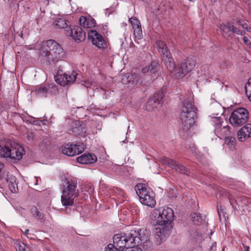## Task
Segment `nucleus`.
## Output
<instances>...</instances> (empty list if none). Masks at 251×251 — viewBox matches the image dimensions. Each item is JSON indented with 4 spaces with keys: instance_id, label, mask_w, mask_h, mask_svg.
<instances>
[{
    "instance_id": "c756f323",
    "label": "nucleus",
    "mask_w": 251,
    "mask_h": 251,
    "mask_svg": "<svg viewBox=\"0 0 251 251\" xmlns=\"http://www.w3.org/2000/svg\"><path fill=\"white\" fill-rule=\"evenodd\" d=\"M31 212L33 216L36 219L42 220L44 218V214L39 211L35 206L31 208Z\"/></svg>"
},
{
    "instance_id": "c9c22d12",
    "label": "nucleus",
    "mask_w": 251,
    "mask_h": 251,
    "mask_svg": "<svg viewBox=\"0 0 251 251\" xmlns=\"http://www.w3.org/2000/svg\"><path fill=\"white\" fill-rule=\"evenodd\" d=\"M241 26L247 32H251V27L246 22H243V24H241Z\"/></svg>"
},
{
    "instance_id": "4c0bfd02",
    "label": "nucleus",
    "mask_w": 251,
    "mask_h": 251,
    "mask_svg": "<svg viewBox=\"0 0 251 251\" xmlns=\"http://www.w3.org/2000/svg\"><path fill=\"white\" fill-rule=\"evenodd\" d=\"M136 245L132 246L131 247H129L130 249L129 251H142V250L137 247L135 246Z\"/></svg>"
},
{
    "instance_id": "4468645a",
    "label": "nucleus",
    "mask_w": 251,
    "mask_h": 251,
    "mask_svg": "<svg viewBox=\"0 0 251 251\" xmlns=\"http://www.w3.org/2000/svg\"><path fill=\"white\" fill-rule=\"evenodd\" d=\"M163 163L179 173L185 175L188 174V170L183 165L172 159L164 157L163 159Z\"/></svg>"
},
{
    "instance_id": "f704fd0d",
    "label": "nucleus",
    "mask_w": 251,
    "mask_h": 251,
    "mask_svg": "<svg viewBox=\"0 0 251 251\" xmlns=\"http://www.w3.org/2000/svg\"><path fill=\"white\" fill-rule=\"evenodd\" d=\"M66 77L68 80V84L70 82H73L76 80L77 74L73 72L71 74H65Z\"/></svg>"
},
{
    "instance_id": "4be33fe9",
    "label": "nucleus",
    "mask_w": 251,
    "mask_h": 251,
    "mask_svg": "<svg viewBox=\"0 0 251 251\" xmlns=\"http://www.w3.org/2000/svg\"><path fill=\"white\" fill-rule=\"evenodd\" d=\"M5 180L10 191L14 193L18 192V188L16 177L12 175H7Z\"/></svg>"
},
{
    "instance_id": "0eeeda50",
    "label": "nucleus",
    "mask_w": 251,
    "mask_h": 251,
    "mask_svg": "<svg viewBox=\"0 0 251 251\" xmlns=\"http://www.w3.org/2000/svg\"><path fill=\"white\" fill-rule=\"evenodd\" d=\"M136 194L142 204L151 207L156 204L154 193L144 183H138L135 187Z\"/></svg>"
},
{
    "instance_id": "ea45409f",
    "label": "nucleus",
    "mask_w": 251,
    "mask_h": 251,
    "mask_svg": "<svg viewBox=\"0 0 251 251\" xmlns=\"http://www.w3.org/2000/svg\"><path fill=\"white\" fill-rule=\"evenodd\" d=\"M243 22H245L241 19H238L236 20V23L241 26V24H243Z\"/></svg>"
},
{
    "instance_id": "aec40b11",
    "label": "nucleus",
    "mask_w": 251,
    "mask_h": 251,
    "mask_svg": "<svg viewBox=\"0 0 251 251\" xmlns=\"http://www.w3.org/2000/svg\"><path fill=\"white\" fill-rule=\"evenodd\" d=\"M77 161L78 163L82 164H92L97 161V157L94 154L84 153L77 157Z\"/></svg>"
},
{
    "instance_id": "79ce46f5",
    "label": "nucleus",
    "mask_w": 251,
    "mask_h": 251,
    "mask_svg": "<svg viewBox=\"0 0 251 251\" xmlns=\"http://www.w3.org/2000/svg\"><path fill=\"white\" fill-rule=\"evenodd\" d=\"M29 232V229H25V232H24V234L28 238V233Z\"/></svg>"
},
{
    "instance_id": "9b49d317",
    "label": "nucleus",
    "mask_w": 251,
    "mask_h": 251,
    "mask_svg": "<svg viewBox=\"0 0 251 251\" xmlns=\"http://www.w3.org/2000/svg\"><path fill=\"white\" fill-rule=\"evenodd\" d=\"M212 122L215 126V134L218 138H225L226 137H229L230 127L226 126L222 127V121L221 118L214 117L212 119Z\"/></svg>"
},
{
    "instance_id": "9d476101",
    "label": "nucleus",
    "mask_w": 251,
    "mask_h": 251,
    "mask_svg": "<svg viewBox=\"0 0 251 251\" xmlns=\"http://www.w3.org/2000/svg\"><path fill=\"white\" fill-rule=\"evenodd\" d=\"M196 60L192 58H187L179 65L176 74L178 77H184L188 73L191 72L195 67Z\"/></svg>"
},
{
    "instance_id": "dca6fc26",
    "label": "nucleus",
    "mask_w": 251,
    "mask_h": 251,
    "mask_svg": "<svg viewBox=\"0 0 251 251\" xmlns=\"http://www.w3.org/2000/svg\"><path fill=\"white\" fill-rule=\"evenodd\" d=\"M84 151L83 144L80 145H67L62 149V152L68 156H74Z\"/></svg>"
},
{
    "instance_id": "7ed1b4c3",
    "label": "nucleus",
    "mask_w": 251,
    "mask_h": 251,
    "mask_svg": "<svg viewBox=\"0 0 251 251\" xmlns=\"http://www.w3.org/2000/svg\"><path fill=\"white\" fill-rule=\"evenodd\" d=\"M41 58L50 65L54 64L65 58V52L60 45L53 40L43 42L39 49Z\"/></svg>"
},
{
    "instance_id": "ddd939ff",
    "label": "nucleus",
    "mask_w": 251,
    "mask_h": 251,
    "mask_svg": "<svg viewBox=\"0 0 251 251\" xmlns=\"http://www.w3.org/2000/svg\"><path fill=\"white\" fill-rule=\"evenodd\" d=\"M65 31L67 36L72 37L76 42H80L85 38V33L80 26H70L65 29Z\"/></svg>"
},
{
    "instance_id": "f3484780",
    "label": "nucleus",
    "mask_w": 251,
    "mask_h": 251,
    "mask_svg": "<svg viewBox=\"0 0 251 251\" xmlns=\"http://www.w3.org/2000/svg\"><path fill=\"white\" fill-rule=\"evenodd\" d=\"M85 125L81 124L78 121L72 122L71 128L69 133L74 134L75 136H85L86 134Z\"/></svg>"
},
{
    "instance_id": "39448f33",
    "label": "nucleus",
    "mask_w": 251,
    "mask_h": 251,
    "mask_svg": "<svg viewBox=\"0 0 251 251\" xmlns=\"http://www.w3.org/2000/svg\"><path fill=\"white\" fill-rule=\"evenodd\" d=\"M197 107L192 101H185L180 115L182 130L187 131L194 125L197 118Z\"/></svg>"
},
{
    "instance_id": "e433bc0d",
    "label": "nucleus",
    "mask_w": 251,
    "mask_h": 251,
    "mask_svg": "<svg viewBox=\"0 0 251 251\" xmlns=\"http://www.w3.org/2000/svg\"><path fill=\"white\" fill-rule=\"evenodd\" d=\"M244 43L251 49V41L248 39V37L244 36L243 38Z\"/></svg>"
},
{
    "instance_id": "a19ab883",
    "label": "nucleus",
    "mask_w": 251,
    "mask_h": 251,
    "mask_svg": "<svg viewBox=\"0 0 251 251\" xmlns=\"http://www.w3.org/2000/svg\"><path fill=\"white\" fill-rule=\"evenodd\" d=\"M250 248L248 246H245L244 247V251H250Z\"/></svg>"
},
{
    "instance_id": "423d86ee",
    "label": "nucleus",
    "mask_w": 251,
    "mask_h": 251,
    "mask_svg": "<svg viewBox=\"0 0 251 251\" xmlns=\"http://www.w3.org/2000/svg\"><path fill=\"white\" fill-rule=\"evenodd\" d=\"M76 185V181L72 179H66L63 182V188L61 201L66 211L68 207L74 204L75 198L77 196Z\"/></svg>"
},
{
    "instance_id": "f03ea898",
    "label": "nucleus",
    "mask_w": 251,
    "mask_h": 251,
    "mask_svg": "<svg viewBox=\"0 0 251 251\" xmlns=\"http://www.w3.org/2000/svg\"><path fill=\"white\" fill-rule=\"evenodd\" d=\"M136 230L131 229L126 232L116 234L113 237V244H109L105 251H125L134 245L138 244L139 238Z\"/></svg>"
},
{
    "instance_id": "6ab92c4d",
    "label": "nucleus",
    "mask_w": 251,
    "mask_h": 251,
    "mask_svg": "<svg viewBox=\"0 0 251 251\" xmlns=\"http://www.w3.org/2000/svg\"><path fill=\"white\" fill-rule=\"evenodd\" d=\"M237 138L240 142H244L251 137V124H247L237 132Z\"/></svg>"
},
{
    "instance_id": "473e14b6",
    "label": "nucleus",
    "mask_w": 251,
    "mask_h": 251,
    "mask_svg": "<svg viewBox=\"0 0 251 251\" xmlns=\"http://www.w3.org/2000/svg\"><path fill=\"white\" fill-rule=\"evenodd\" d=\"M245 92L249 100L251 102V78L245 85Z\"/></svg>"
},
{
    "instance_id": "72a5a7b5",
    "label": "nucleus",
    "mask_w": 251,
    "mask_h": 251,
    "mask_svg": "<svg viewBox=\"0 0 251 251\" xmlns=\"http://www.w3.org/2000/svg\"><path fill=\"white\" fill-rule=\"evenodd\" d=\"M17 247L19 251H30L29 247L22 242L17 243Z\"/></svg>"
},
{
    "instance_id": "bb28decb",
    "label": "nucleus",
    "mask_w": 251,
    "mask_h": 251,
    "mask_svg": "<svg viewBox=\"0 0 251 251\" xmlns=\"http://www.w3.org/2000/svg\"><path fill=\"white\" fill-rule=\"evenodd\" d=\"M55 80L57 83L59 84L62 86H65L68 84V80L66 77L65 74H59L58 73L55 76Z\"/></svg>"
},
{
    "instance_id": "412c9836",
    "label": "nucleus",
    "mask_w": 251,
    "mask_h": 251,
    "mask_svg": "<svg viewBox=\"0 0 251 251\" xmlns=\"http://www.w3.org/2000/svg\"><path fill=\"white\" fill-rule=\"evenodd\" d=\"M80 25L84 28H91L96 25L95 20L91 17L82 16L79 20Z\"/></svg>"
},
{
    "instance_id": "f257e3e1",
    "label": "nucleus",
    "mask_w": 251,
    "mask_h": 251,
    "mask_svg": "<svg viewBox=\"0 0 251 251\" xmlns=\"http://www.w3.org/2000/svg\"><path fill=\"white\" fill-rule=\"evenodd\" d=\"M174 214L172 208L161 207L157 211H154L151 216L152 224L159 226L155 230V240L157 244H160L168 236L172 228V222Z\"/></svg>"
},
{
    "instance_id": "2f4dec72",
    "label": "nucleus",
    "mask_w": 251,
    "mask_h": 251,
    "mask_svg": "<svg viewBox=\"0 0 251 251\" xmlns=\"http://www.w3.org/2000/svg\"><path fill=\"white\" fill-rule=\"evenodd\" d=\"M47 87L48 88V95H55L58 92L57 87L54 84H50L47 85Z\"/></svg>"
},
{
    "instance_id": "1a4fd4ad",
    "label": "nucleus",
    "mask_w": 251,
    "mask_h": 251,
    "mask_svg": "<svg viewBox=\"0 0 251 251\" xmlns=\"http://www.w3.org/2000/svg\"><path fill=\"white\" fill-rule=\"evenodd\" d=\"M219 29L223 36L226 39L232 38L233 35L230 32L241 36L245 34V31L234 26L233 23L230 22L220 24Z\"/></svg>"
},
{
    "instance_id": "5701e85b",
    "label": "nucleus",
    "mask_w": 251,
    "mask_h": 251,
    "mask_svg": "<svg viewBox=\"0 0 251 251\" xmlns=\"http://www.w3.org/2000/svg\"><path fill=\"white\" fill-rule=\"evenodd\" d=\"M160 69V66L158 62L156 61H152L150 64L143 68L142 72L144 74L149 73L151 74H154L157 73Z\"/></svg>"
},
{
    "instance_id": "cd10ccee",
    "label": "nucleus",
    "mask_w": 251,
    "mask_h": 251,
    "mask_svg": "<svg viewBox=\"0 0 251 251\" xmlns=\"http://www.w3.org/2000/svg\"><path fill=\"white\" fill-rule=\"evenodd\" d=\"M68 21L63 18H59L57 19L55 22L54 24L59 28L67 29L68 26Z\"/></svg>"
},
{
    "instance_id": "a211bd4d",
    "label": "nucleus",
    "mask_w": 251,
    "mask_h": 251,
    "mask_svg": "<svg viewBox=\"0 0 251 251\" xmlns=\"http://www.w3.org/2000/svg\"><path fill=\"white\" fill-rule=\"evenodd\" d=\"M129 22L132 26L134 35L136 39H140L142 37V30L140 21L135 17L129 19Z\"/></svg>"
},
{
    "instance_id": "c85d7f7f",
    "label": "nucleus",
    "mask_w": 251,
    "mask_h": 251,
    "mask_svg": "<svg viewBox=\"0 0 251 251\" xmlns=\"http://www.w3.org/2000/svg\"><path fill=\"white\" fill-rule=\"evenodd\" d=\"M225 144L229 147L231 150H234L236 147V139L234 137H226Z\"/></svg>"
},
{
    "instance_id": "a878e982",
    "label": "nucleus",
    "mask_w": 251,
    "mask_h": 251,
    "mask_svg": "<svg viewBox=\"0 0 251 251\" xmlns=\"http://www.w3.org/2000/svg\"><path fill=\"white\" fill-rule=\"evenodd\" d=\"M48 88L47 86L39 87L34 91L35 95L39 98H46L48 96Z\"/></svg>"
},
{
    "instance_id": "20e7f679",
    "label": "nucleus",
    "mask_w": 251,
    "mask_h": 251,
    "mask_svg": "<svg viewBox=\"0 0 251 251\" xmlns=\"http://www.w3.org/2000/svg\"><path fill=\"white\" fill-rule=\"evenodd\" d=\"M25 153L24 148L13 140L7 139L0 143V157L19 160Z\"/></svg>"
},
{
    "instance_id": "2eb2a0df",
    "label": "nucleus",
    "mask_w": 251,
    "mask_h": 251,
    "mask_svg": "<svg viewBox=\"0 0 251 251\" xmlns=\"http://www.w3.org/2000/svg\"><path fill=\"white\" fill-rule=\"evenodd\" d=\"M162 98L163 95L161 92L155 94L148 100L146 103V109L148 111H151L154 108L158 107L162 102Z\"/></svg>"
},
{
    "instance_id": "7c9ffc66",
    "label": "nucleus",
    "mask_w": 251,
    "mask_h": 251,
    "mask_svg": "<svg viewBox=\"0 0 251 251\" xmlns=\"http://www.w3.org/2000/svg\"><path fill=\"white\" fill-rule=\"evenodd\" d=\"M191 219L193 222L196 225H200L203 221V219L200 213H194L192 214Z\"/></svg>"
},
{
    "instance_id": "f8f14e48",
    "label": "nucleus",
    "mask_w": 251,
    "mask_h": 251,
    "mask_svg": "<svg viewBox=\"0 0 251 251\" xmlns=\"http://www.w3.org/2000/svg\"><path fill=\"white\" fill-rule=\"evenodd\" d=\"M88 38L98 49H103L107 47L106 40L100 34L95 30H90L88 32Z\"/></svg>"
},
{
    "instance_id": "58836bf2",
    "label": "nucleus",
    "mask_w": 251,
    "mask_h": 251,
    "mask_svg": "<svg viewBox=\"0 0 251 251\" xmlns=\"http://www.w3.org/2000/svg\"><path fill=\"white\" fill-rule=\"evenodd\" d=\"M84 85L87 88L90 87L92 85V82L89 81H85Z\"/></svg>"
},
{
    "instance_id": "393cba45",
    "label": "nucleus",
    "mask_w": 251,
    "mask_h": 251,
    "mask_svg": "<svg viewBox=\"0 0 251 251\" xmlns=\"http://www.w3.org/2000/svg\"><path fill=\"white\" fill-rule=\"evenodd\" d=\"M163 58L168 70L170 72H173L175 69V63L171 56V54L168 55V57L165 56V58Z\"/></svg>"
},
{
    "instance_id": "b1692460",
    "label": "nucleus",
    "mask_w": 251,
    "mask_h": 251,
    "mask_svg": "<svg viewBox=\"0 0 251 251\" xmlns=\"http://www.w3.org/2000/svg\"><path fill=\"white\" fill-rule=\"evenodd\" d=\"M156 47L158 52L161 54L163 58H165V56L168 57V55L171 54V52L164 42L158 40L156 41Z\"/></svg>"
},
{
    "instance_id": "6e6552de",
    "label": "nucleus",
    "mask_w": 251,
    "mask_h": 251,
    "mask_svg": "<svg viewBox=\"0 0 251 251\" xmlns=\"http://www.w3.org/2000/svg\"><path fill=\"white\" fill-rule=\"evenodd\" d=\"M249 119L248 110L243 107L234 110L229 118L230 124L234 127H239L247 123Z\"/></svg>"
}]
</instances>
